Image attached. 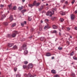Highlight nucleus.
<instances>
[{
    "label": "nucleus",
    "mask_w": 77,
    "mask_h": 77,
    "mask_svg": "<svg viewBox=\"0 0 77 77\" xmlns=\"http://www.w3.org/2000/svg\"><path fill=\"white\" fill-rule=\"evenodd\" d=\"M14 32L13 33V34L11 35V37H13V38H14L16 36V35L17 34H18V32L17 31H14Z\"/></svg>",
    "instance_id": "obj_1"
},
{
    "label": "nucleus",
    "mask_w": 77,
    "mask_h": 77,
    "mask_svg": "<svg viewBox=\"0 0 77 77\" xmlns=\"http://www.w3.org/2000/svg\"><path fill=\"white\" fill-rule=\"evenodd\" d=\"M46 15H47V16H48V15H50V17H51V16H52V15H53V14L51 11H48L46 13Z\"/></svg>",
    "instance_id": "obj_2"
},
{
    "label": "nucleus",
    "mask_w": 77,
    "mask_h": 77,
    "mask_svg": "<svg viewBox=\"0 0 77 77\" xmlns=\"http://www.w3.org/2000/svg\"><path fill=\"white\" fill-rule=\"evenodd\" d=\"M40 40L41 41H45L44 42V43L45 44V42H46L45 41H46V39H45V37H42L41 38H40Z\"/></svg>",
    "instance_id": "obj_3"
},
{
    "label": "nucleus",
    "mask_w": 77,
    "mask_h": 77,
    "mask_svg": "<svg viewBox=\"0 0 77 77\" xmlns=\"http://www.w3.org/2000/svg\"><path fill=\"white\" fill-rule=\"evenodd\" d=\"M33 66V64L32 63H30L28 65V68L27 69H29V68H32Z\"/></svg>",
    "instance_id": "obj_4"
},
{
    "label": "nucleus",
    "mask_w": 77,
    "mask_h": 77,
    "mask_svg": "<svg viewBox=\"0 0 77 77\" xmlns=\"http://www.w3.org/2000/svg\"><path fill=\"white\" fill-rule=\"evenodd\" d=\"M32 74L30 73H29L28 75L27 74H25L24 75V76L25 77H30L31 76Z\"/></svg>",
    "instance_id": "obj_5"
},
{
    "label": "nucleus",
    "mask_w": 77,
    "mask_h": 77,
    "mask_svg": "<svg viewBox=\"0 0 77 77\" xmlns=\"http://www.w3.org/2000/svg\"><path fill=\"white\" fill-rule=\"evenodd\" d=\"M50 28H51L50 26H49L47 24L45 26L44 29H50Z\"/></svg>",
    "instance_id": "obj_6"
},
{
    "label": "nucleus",
    "mask_w": 77,
    "mask_h": 77,
    "mask_svg": "<svg viewBox=\"0 0 77 77\" xmlns=\"http://www.w3.org/2000/svg\"><path fill=\"white\" fill-rule=\"evenodd\" d=\"M27 48L26 47V45H23L22 46L23 50H25V49H27Z\"/></svg>",
    "instance_id": "obj_7"
},
{
    "label": "nucleus",
    "mask_w": 77,
    "mask_h": 77,
    "mask_svg": "<svg viewBox=\"0 0 77 77\" xmlns=\"http://www.w3.org/2000/svg\"><path fill=\"white\" fill-rule=\"evenodd\" d=\"M6 18V16H5V14L2 15L1 17V20H3V19H4V18Z\"/></svg>",
    "instance_id": "obj_8"
},
{
    "label": "nucleus",
    "mask_w": 77,
    "mask_h": 77,
    "mask_svg": "<svg viewBox=\"0 0 77 77\" xmlns=\"http://www.w3.org/2000/svg\"><path fill=\"white\" fill-rule=\"evenodd\" d=\"M56 10H57V9L56 8H54L53 9V10L51 11V12H52V14H54V12H56Z\"/></svg>",
    "instance_id": "obj_9"
},
{
    "label": "nucleus",
    "mask_w": 77,
    "mask_h": 77,
    "mask_svg": "<svg viewBox=\"0 0 77 77\" xmlns=\"http://www.w3.org/2000/svg\"><path fill=\"white\" fill-rule=\"evenodd\" d=\"M71 19L73 20L74 19V18H75V16L73 14H72L71 15Z\"/></svg>",
    "instance_id": "obj_10"
},
{
    "label": "nucleus",
    "mask_w": 77,
    "mask_h": 77,
    "mask_svg": "<svg viewBox=\"0 0 77 77\" xmlns=\"http://www.w3.org/2000/svg\"><path fill=\"white\" fill-rule=\"evenodd\" d=\"M60 14L62 15H64L65 14V13L62 11H61L60 12Z\"/></svg>",
    "instance_id": "obj_11"
},
{
    "label": "nucleus",
    "mask_w": 77,
    "mask_h": 77,
    "mask_svg": "<svg viewBox=\"0 0 77 77\" xmlns=\"http://www.w3.org/2000/svg\"><path fill=\"white\" fill-rule=\"evenodd\" d=\"M12 45H14V44L9 43L8 44V47H11L12 46Z\"/></svg>",
    "instance_id": "obj_12"
},
{
    "label": "nucleus",
    "mask_w": 77,
    "mask_h": 77,
    "mask_svg": "<svg viewBox=\"0 0 77 77\" xmlns=\"http://www.w3.org/2000/svg\"><path fill=\"white\" fill-rule=\"evenodd\" d=\"M51 72L53 74L56 73V70H54V69L52 70Z\"/></svg>",
    "instance_id": "obj_13"
},
{
    "label": "nucleus",
    "mask_w": 77,
    "mask_h": 77,
    "mask_svg": "<svg viewBox=\"0 0 77 77\" xmlns=\"http://www.w3.org/2000/svg\"><path fill=\"white\" fill-rule=\"evenodd\" d=\"M32 4V5L33 6H35V5H36V1H35Z\"/></svg>",
    "instance_id": "obj_14"
},
{
    "label": "nucleus",
    "mask_w": 77,
    "mask_h": 77,
    "mask_svg": "<svg viewBox=\"0 0 77 77\" xmlns=\"http://www.w3.org/2000/svg\"><path fill=\"white\" fill-rule=\"evenodd\" d=\"M13 48L14 49H17L18 48V47H17V45H15L14 46Z\"/></svg>",
    "instance_id": "obj_15"
},
{
    "label": "nucleus",
    "mask_w": 77,
    "mask_h": 77,
    "mask_svg": "<svg viewBox=\"0 0 77 77\" xmlns=\"http://www.w3.org/2000/svg\"><path fill=\"white\" fill-rule=\"evenodd\" d=\"M46 56H50L51 54H50V53H48L46 54Z\"/></svg>",
    "instance_id": "obj_16"
},
{
    "label": "nucleus",
    "mask_w": 77,
    "mask_h": 77,
    "mask_svg": "<svg viewBox=\"0 0 77 77\" xmlns=\"http://www.w3.org/2000/svg\"><path fill=\"white\" fill-rule=\"evenodd\" d=\"M53 28L54 29H56L57 28V27L55 26V25H53Z\"/></svg>",
    "instance_id": "obj_17"
},
{
    "label": "nucleus",
    "mask_w": 77,
    "mask_h": 77,
    "mask_svg": "<svg viewBox=\"0 0 77 77\" xmlns=\"http://www.w3.org/2000/svg\"><path fill=\"white\" fill-rule=\"evenodd\" d=\"M16 77H21V74H17L16 75Z\"/></svg>",
    "instance_id": "obj_18"
},
{
    "label": "nucleus",
    "mask_w": 77,
    "mask_h": 77,
    "mask_svg": "<svg viewBox=\"0 0 77 77\" xmlns=\"http://www.w3.org/2000/svg\"><path fill=\"white\" fill-rule=\"evenodd\" d=\"M7 37L8 38H11V37H12V35L11 34H8L7 35Z\"/></svg>",
    "instance_id": "obj_19"
},
{
    "label": "nucleus",
    "mask_w": 77,
    "mask_h": 77,
    "mask_svg": "<svg viewBox=\"0 0 77 77\" xmlns=\"http://www.w3.org/2000/svg\"><path fill=\"white\" fill-rule=\"evenodd\" d=\"M12 18H13L12 16L11 15L10 17V19L11 21H12V20H13V19Z\"/></svg>",
    "instance_id": "obj_20"
},
{
    "label": "nucleus",
    "mask_w": 77,
    "mask_h": 77,
    "mask_svg": "<svg viewBox=\"0 0 77 77\" xmlns=\"http://www.w3.org/2000/svg\"><path fill=\"white\" fill-rule=\"evenodd\" d=\"M27 53H28V51H27V50H25L24 51V54H27Z\"/></svg>",
    "instance_id": "obj_21"
},
{
    "label": "nucleus",
    "mask_w": 77,
    "mask_h": 77,
    "mask_svg": "<svg viewBox=\"0 0 77 77\" xmlns=\"http://www.w3.org/2000/svg\"><path fill=\"white\" fill-rule=\"evenodd\" d=\"M16 26V23H14L12 25L11 27H14V26Z\"/></svg>",
    "instance_id": "obj_22"
},
{
    "label": "nucleus",
    "mask_w": 77,
    "mask_h": 77,
    "mask_svg": "<svg viewBox=\"0 0 77 77\" xmlns=\"http://www.w3.org/2000/svg\"><path fill=\"white\" fill-rule=\"evenodd\" d=\"M74 54V52L73 51L70 54V56H73Z\"/></svg>",
    "instance_id": "obj_23"
},
{
    "label": "nucleus",
    "mask_w": 77,
    "mask_h": 77,
    "mask_svg": "<svg viewBox=\"0 0 77 77\" xmlns=\"http://www.w3.org/2000/svg\"><path fill=\"white\" fill-rule=\"evenodd\" d=\"M40 4H41V3H38L37 4H36V6H39V5H40Z\"/></svg>",
    "instance_id": "obj_24"
},
{
    "label": "nucleus",
    "mask_w": 77,
    "mask_h": 77,
    "mask_svg": "<svg viewBox=\"0 0 77 77\" xmlns=\"http://www.w3.org/2000/svg\"><path fill=\"white\" fill-rule=\"evenodd\" d=\"M60 20L61 22H63V21H64V20L63 18H61V19H60Z\"/></svg>",
    "instance_id": "obj_25"
},
{
    "label": "nucleus",
    "mask_w": 77,
    "mask_h": 77,
    "mask_svg": "<svg viewBox=\"0 0 77 77\" xmlns=\"http://www.w3.org/2000/svg\"><path fill=\"white\" fill-rule=\"evenodd\" d=\"M26 67H27V65H23V68L24 69H25V68H26Z\"/></svg>",
    "instance_id": "obj_26"
},
{
    "label": "nucleus",
    "mask_w": 77,
    "mask_h": 77,
    "mask_svg": "<svg viewBox=\"0 0 77 77\" xmlns=\"http://www.w3.org/2000/svg\"><path fill=\"white\" fill-rule=\"evenodd\" d=\"M73 58L74 60H77V58L76 57H75V56L73 57Z\"/></svg>",
    "instance_id": "obj_27"
},
{
    "label": "nucleus",
    "mask_w": 77,
    "mask_h": 77,
    "mask_svg": "<svg viewBox=\"0 0 77 77\" xmlns=\"http://www.w3.org/2000/svg\"><path fill=\"white\" fill-rule=\"evenodd\" d=\"M26 10H23V11H21L22 13H24V12H26Z\"/></svg>",
    "instance_id": "obj_28"
},
{
    "label": "nucleus",
    "mask_w": 77,
    "mask_h": 77,
    "mask_svg": "<svg viewBox=\"0 0 77 77\" xmlns=\"http://www.w3.org/2000/svg\"><path fill=\"white\" fill-rule=\"evenodd\" d=\"M72 77H75V73H73L72 74Z\"/></svg>",
    "instance_id": "obj_29"
},
{
    "label": "nucleus",
    "mask_w": 77,
    "mask_h": 77,
    "mask_svg": "<svg viewBox=\"0 0 77 77\" xmlns=\"http://www.w3.org/2000/svg\"><path fill=\"white\" fill-rule=\"evenodd\" d=\"M29 7H32V6H33V4H29Z\"/></svg>",
    "instance_id": "obj_30"
},
{
    "label": "nucleus",
    "mask_w": 77,
    "mask_h": 77,
    "mask_svg": "<svg viewBox=\"0 0 77 77\" xmlns=\"http://www.w3.org/2000/svg\"><path fill=\"white\" fill-rule=\"evenodd\" d=\"M54 76L55 77H60L59 75H57V74L54 75Z\"/></svg>",
    "instance_id": "obj_31"
},
{
    "label": "nucleus",
    "mask_w": 77,
    "mask_h": 77,
    "mask_svg": "<svg viewBox=\"0 0 77 77\" xmlns=\"http://www.w3.org/2000/svg\"><path fill=\"white\" fill-rule=\"evenodd\" d=\"M56 18L55 17H53L52 18H51V20H55V19Z\"/></svg>",
    "instance_id": "obj_32"
},
{
    "label": "nucleus",
    "mask_w": 77,
    "mask_h": 77,
    "mask_svg": "<svg viewBox=\"0 0 77 77\" xmlns=\"http://www.w3.org/2000/svg\"><path fill=\"white\" fill-rule=\"evenodd\" d=\"M8 7H9V9H11V4L9 5Z\"/></svg>",
    "instance_id": "obj_33"
},
{
    "label": "nucleus",
    "mask_w": 77,
    "mask_h": 77,
    "mask_svg": "<svg viewBox=\"0 0 77 77\" xmlns=\"http://www.w3.org/2000/svg\"><path fill=\"white\" fill-rule=\"evenodd\" d=\"M14 71H16L17 70V67H15L14 68Z\"/></svg>",
    "instance_id": "obj_34"
},
{
    "label": "nucleus",
    "mask_w": 77,
    "mask_h": 77,
    "mask_svg": "<svg viewBox=\"0 0 77 77\" xmlns=\"http://www.w3.org/2000/svg\"><path fill=\"white\" fill-rule=\"evenodd\" d=\"M19 10H21V9H23V8H22L21 7H19Z\"/></svg>",
    "instance_id": "obj_35"
},
{
    "label": "nucleus",
    "mask_w": 77,
    "mask_h": 77,
    "mask_svg": "<svg viewBox=\"0 0 77 77\" xmlns=\"http://www.w3.org/2000/svg\"><path fill=\"white\" fill-rule=\"evenodd\" d=\"M20 41H25V39L22 38V39H20Z\"/></svg>",
    "instance_id": "obj_36"
},
{
    "label": "nucleus",
    "mask_w": 77,
    "mask_h": 77,
    "mask_svg": "<svg viewBox=\"0 0 77 77\" xmlns=\"http://www.w3.org/2000/svg\"><path fill=\"white\" fill-rule=\"evenodd\" d=\"M24 64H27V63H28V62L27 61H24Z\"/></svg>",
    "instance_id": "obj_37"
},
{
    "label": "nucleus",
    "mask_w": 77,
    "mask_h": 77,
    "mask_svg": "<svg viewBox=\"0 0 77 77\" xmlns=\"http://www.w3.org/2000/svg\"><path fill=\"white\" fill-rule=\"evenodd\" d=\"M16 8H17V7L16 6H15L13 7V9L14 10H15L16 9Z\"/></svg>",
    "instance_id": "obj_38"
},
{
    "label": "nucleus",
    "mask_w": 77,
    "mask_h": 77,
    "mask_svg": "<svg viewBox=\"0 0 77 77\" xmlns=\"http://www.w3.org/2000/svg\"><path fill=\"white\" fill-rule=\"evenodd\" d=\"M58 50H62V47H59L58 48Z\"/></svg>",
    "instance_id": "obj_39"
},
{
    "label": "nucleus",
    "mask_w": 77,
    "mask_h": 77,
    "mask_svg": "<svg viewBox=\"0 0 77 77\" xmlns=\"http://www.w3.org/2000/svg\"><path fill=\"white\" fill-rule=\"evenodd\" d=\"M57 32V31H56V30H54L52 32V33H56Z\"/></svg>",
    "instance_id": "obj_40"
},
{
    "label": "nucleus",
    "mask_w": 77,
    "mask_h": 77,
    "mask_svg": "<svg viewBox=\"0 0 77 77\" xmlns=\"http://www.w3.org/2000/svg\"><path fill=\"white\" fill-rule=\"evenodd\" d=\"M39 30H40V31H42V27L40 28Z\"/></svg>",
    "instance_id": "obj_41"
},
{
    "label": "nucleus",
    "mask_w": 77,
    "mask_h": 77,
    "mask_svg": "<svg viewBox=\"0 0 77 77\" xmlns=\"http://www.w3.org/2000/svg\"><path fill=\"white\" fill-rule=\"evenodd\" d=\"M74 2H75V0H73L72 2V4H73L74 3Z\"/></svg>",
    "instance_id": "obj_42"
},
{
    "label": "nucleus",
    "mask_w": 77,
    "mask_h": 77,
    "mask_svg": "<svg viewBox=\"0 0 77 77\" xmlns=\"http://www.w3.org/2000/svg\"><path fill=\"white\" fill-rule=\"evenodd\" d=\"M0 6L1 8H3V7H4V5H2V4H1Z\"/></svg>",
    "instance_id": "obj_43"
},
{
    "label": "nucleus",
    "mask_w": 77,
    "mask_h": 77,
    "mask_svg": "<svg viewBox=\"0 0 77 77\" xmlns=\"http://www.w3.org/2000/svg\"><path fill=\"white\" fill-rule=\"evenodd\" d=\"M4 24L6 26H7L8 25V23L7 22H5Z\"/></svg>",
    "instance_id": "obj_44"
},
{
    "label": "nucleus",
    "mask_w": 77,
    "mask_h": 77,
    "mask_svg": "<svg viewBox=\"0 0 77 77\" xmlns=\"http://www.w3.org/2000/svg\"><path fill=\"white\" fill-rule=\"evenodd\" d=\"M29 21H31L32 20V18L29 17Z\"/></svg>",
    "instance_id": "obj_45"
},
{
    "label": "nucleus",
    "mask_w": 77,
    "mask_h": 77,
    "mask_svg": "<svg viewBox=\"0 0 77 77\" xmlns=\"http://www.w3.org/2000/svg\"><path fill=\"white\" fill-rule=\"evenodd\" d=\"M23 23L24 24H26V23H27V22H26V21H25Z\"/></svg>",
    "instance_id": "obj_46"
},
{
    "label": "nucleus",
    "mask_w": 77,
    "mask_h": 77,
    "mask_svg": "<svg viewBox=\"0 0 77 77\" xmlns=\"http://www.w3.org/2000/svg\"><path fill=\"white\" fill-rule=\"evenodd\" d=\"M65 0H61V2H61V3H63V2H64Z\"/></svg>",
    "instance_id": "obj_47"
},
{
    "label": "nucleus",
    "mask_w": 77,
    "mask_h": 77,
    "mask_svg": "<svg viewBox=\"0 0 77 77\" xmlns=\"http://www.w3.org/2000/svg\"><path fill=\"white\" fill-rule=\"evenodd\" d=\"M41 6L43 8H44V7L45 6V5L44 4H43Z\"/></svg>",
    "instance_id": "obj_48"
},
{
    "label": "nucleus",
    "mask_w": 77,
    "mask_h": 77,
    "mask_svg": "<svg viewBox=\"0 0 77 77\" xmlns=\"http://www.w3.org/2000/svg\"><path fill=\"white\" fill-rule=\"evenodd\" d=\"M67 30H70V28H67Z\"/></svg>",
    "instance_id": "obj_49"
},
{
    "label": "nucleus",
    "mask_w": 77,
    "mask_h": 77,
    "mask_svg": "<svg viewBox=\"0 0 77 77\" xmlns=\"http://www.w3.org/2000/svg\"><path fill=\"white\" fill-rule=\"evenodd\" d=\"M21 25L22 26H24V23H21Z\"/></svg>",
    "instance_id": "obj_50"
},
{
    "label": "nucleus",
    "mask_w": 77,
    "mask_h": 77,
    "mask_svg": "<svg viewBox=\"0 0 77 77\" xmlns=\"http://www.w3.org/2000/svg\"><path fill=\"white\" fill-rule=\"evenodd\" d=\"M65 4L67 5V4H68V2L66 1L65 2Z\"/></svg>",
    "instance_id": "obj_51"
},
{
    "label": "nucleus",
    "mask_w": 77,
    "mask_h": 77,
    "mask_svg": "<svg viewBox=\"0 0 77 77\" xmlns=\"http://www.w3.org/2000/svg\"><path fill=\"white\" fill-rule=\"evenodd\" d=\"M45 21H47V22H48V20L47 19H46L45 20Z\"/></svg>",
    "instance_id": "obj_52"
},
{
    "label": "nucleus",
    "mask_w": 77,
    "mask_h": 77,
    "mask_svg": "<svg viewBox=\"0 0 77 77\" xmlns=\"http://www.w3.org/2000/svg\"><path fill=\"white\" fill-rule=\"evenodd\" d=\"M77 10H76L75 11V14H77Z\"/></svg>",
    "instance_id": "obj_53"
},
{
    "label": "nucleus",
    "mask_w": 77,
    "mask_h": 77,
    "mask_svg": "<svg viewBox=\"0 0 77 77\" xmlns=\"http://www.w3.org/2000/svg\"><path fill=\"white\" fill-rule=\"evenodd\" d=\"M42 10V9H41V8L39 9V11H41V10Z\"/></svg>",
    "instance_id": "obj_54"
},
{
    "label": "nucleus",
    "mask_w": 77,
    "mask_h": 77,
    "mask_svg": "<svg viewBox=\"0 0 77 77\" xmlns=\"http://www.w3.org/2000/svg\"><path fill=\"white\" fill-rule=\"evenodd\" d=\"M51 58L52 59H54V57H52Z\"/></svg>",
    "instance_id": "obj_55"
},
{
    "label": "nucleus",
    "mask_w": 77,
    "mask_h": 77,
    "mask_svg": "<svg viewBox=\"0 0 77 77\" xmlns=\"http://www.w3.org/2000/svg\"><path fill=\"white\" fill-rule=\"evenodd\" d=\"M40 8H41L42 9H43V7H42V6L40 7Z\"/></svg>",
    "instance_id": "obj_56"
},
{
    "label": "nucleus",
    "mask_w": 77,
    "mask_h": 77,
    "mask_svg": "<svg viewBox=\"0 0 77 77\" xmlns=\"http://www.w3.org/2000/svg\"><path fill=\"white\" fill-rule=\"evenodd\" d=\"M59 35L60 36H61V33L60 32L59 33Z\"/></svg>",
    "instance_id": "obj_57"
},
{
    "label": "nucleus",
    "mask_w": 77,
    "mask_h": 77,
    "mask_svg": "<svg viewBox=\"0 0 77 77\" xmlns=\"http://www.w3.org/2000/svg\"><path fill=\"white\" fill-rule=\"evenodd\" d=\"M75 30H77V27H75Z\"/></svg>",
    "instance_id": "obj_58"
},
{
    "label": "nucleus",
    "mask_w": 77,
    "mask_h": 77,
    "mask_svg": "<svg viewBox=\"0 0 77 77\" xmlns=\"http://www.w3.org/2000/svg\"><path fill=\"white\" fill-rule=\"evenodd\" d=\"M41 23H43V21L41 20Z\"/></svg>",
    "instance_id": "obj_59"
},
{
    "label": "nucleus",
    "mask_w": 77,
    "mask_h": 77,
    "mask_svg": "<svg viewBox=\"0 0 77 77\" xmlns=\"http://www.w3.org/2000/svg\"><path fill=\"white\" fill-rule=\"evenodd\" d=\"M64 28V27L63 26H62V29H63Z\"/></svg>",
    "instance_id": "obj_60"
},
{
    "label": "nucleus",
    "mask_w": 77,
    "mask_h": 77,
    "mask_svg": "<svg viewBox=\"0 0 77 77\" xmlns=\"http://www.w3.org/2000/svg\"><path fill=\"white\" fill-rule=\"evenodd\" d=\"M22 1L23 2H25V0H22Z\"/></svg>",
    "instance_id": "obj_61"
},
{
    "label": "nucleus",
    "mask_w": 77,
    "mask_h": 77,
    "mask_svg": "<svg viewBox=\"0 0 77 77\" xmlns=\"http://www.w3.org/2000/svg\"><path fill=\"white\" fill-rule=\"evenodd\" d=\"M46 6H48V4H47V3L46 4Z\"/></svg>",
    "instance_id": "obj_62"
},
{
    "label": "nucleus",
    "mask_w": 77,
    "mask_h": 77,
    "mask_svg": "<svg viewBox=\"0 0 77 77\" xmlns=\"http://www.w3.org/2000/svg\"><path fill=\"white\" fill-rule=\"evenodd\" d=\"M75 50H77V47H76L75 48Z\"/></svg>",
    "instance_id": "obj_63"
},
{
    "label": "nucleus",
    "mask_w": 77,
    "mask_h": 77,
    "mask_svg": "<svg viewBox=\"0 0 77 77\" xmlns=\"http://www.w3.org/2000/svg\"><path fill=\"white\" fill-rule=\"evenodd\" d=\"M70 38H72V36H70Z\"/></svg>",
    "instance_id": "obj_64"
}]
</instances>
